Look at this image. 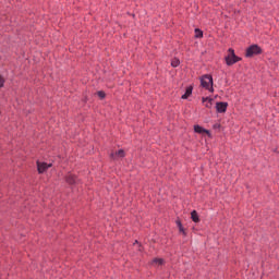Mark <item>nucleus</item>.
I'll list each match as a JSON object with an SVG mask.
<instances>
[{"instance_id": "f03ea898", "label": "nucleus", "mask_w": 279, "mask_h": 279, "mask_svg": "<svg viewBox=\"0 0 279 279\" xmlns=\"http://www.w3.org/2000/svg\"><path fill=\"white\" fill-rule=\"evenodd\" d=\"M225 60L228 66H232V64H236V62H239V60L241 59L236 57V54L234 53V49L230 48Z\"/></svg>"}, {"instance_id": "0eeeda50", "label": "nucleus", "mask_w": 279, "mask_h": 279, "mask_svg": "<svg viewBox=\"0 0 279 279\" xmlns=\"http://www.w3.org/2000/svg\"><path fill=\"white\" fill-rule=\"evenodd\" d=\"M65 182H68V184H75L77 182V178L74 174H69L65 178Z\"/></svg>"}, {"instance_id": "9b49d317", "label": "nucleus", "mask_w": 279, "mask_h": 279, "mask_svg": "<svg viewBox=\"0 0 279 279\" xmlns=\"http://www.w3.org/2000/svg\"><path fill=\"white\" fill-rule=\"evenodd\" d=\"M191 218H192V220L194 221V223H198V221H199V216L197 215V211H196V210H193V211L191 213Z\"/></svg>"}, {"instance_id": "f257e3e1", "label": "nucleus", "mask_w": 279, "mask_h": 279, "mask_svg": "<svg viewBox=\"0 0 279 279\" xmlns=\"http://www.w3.org/2000/svg\"><path fill=\"white\" fill-rule=\"evenodd\" d=\"M201 86H203V88H206V90H209V93H214V88H213V76L211 75H204L201 78Z\"/></svg>"}, {"instance_id": "423d86ee", "label": "nucleus", "mask_w": 279, "mask_h": 279, "mask_svg": "<svg viewBox=\"0 0 279 279\" xmlns=\"http://www.w3.org/2000/svg\"><path fill=\"white\" fill-rule=\"evenodd\" d=\"M217 112L223 113L228 110V102H217L216 104Z\"/></svg>"}, {"instance_id": "dca6fc26", "label": "nucleus", "mask_w": 279, "mask_h": 279, "mask_svg": "<svg viewBox=\"0 0 279 279\" xmlns=\"http://www.w3.org/2000/svg\"><path fill=\"white\" fill-rule=\"evenodd\" d=\"M97 95L100 99H104L106 97V93L104 92H98Z\"/></svg>"}, {"instance_id": "2eb2a0df", "label": "nucleus", "mask_w": 279, "mask_h": 279, "mask_svg": "<svg viewBox=\"0 0 279 279\" xmlns=\"http://www.w3.org/2000/svg\"><path fill=\"white\" fill-rule=\"evenodd\" d=\"M177 223H178V228H179L180 232H183V234H184V227H182V222L177 221Z\"/></svg>"}, {"instance_id": "1a4fd4ad", "label": "nucleus", "mask_w": 279, "mask_h": 279, "mask_svg": "<svg viewBox=\"0 0 279 279\" xmlns=\"http://www.w3.org/2000/svg\"><path fill=\"white\" fill-rule=\"evenodd\" d=\"M194 131H195L197 134H204V133L208 134V131H206V129H204V128H202V126H199V125H195V126H194Z\"/></svg>"}, {"instance_id": "f8f14e48", "label": "nucleus", "mask_w": 279, "mask_h": 279, "mask_svg": "<svg viewBox=\"0 0 279 279\" xmlns=\"http://www.w3.org/2000/svg\"><path fill=\"white\" fill-rule=\"evenodd\" d=\"M171 66L173 68L180 66V59L178 58L172 59Z\"/></svg>"}, {"instance_id": "ddd939ff", "label": "nucleus", "mask_w": 279, "mask_h": 279, "mask_svg": "<svg viewBox=\"0 0 279 279\" xmlns=\"http://www.w3.org/2000/svg\"><path fill=\"white\" fill-rule=\"evenodd\" d=\"M162 263H165V259L162 258H155L153 260V265H162Z\"/></svg>"}, {"instance_id": "20e7f679", "label": "nucleus", "mask_w": 279, "mask_h": 279, "mask_svg": "<svg viewBox=\"0 0 279 279\" xmlns=\"http://www.w3.org/2000/svg\"><path fill=\"white\" fill-rule=\"evenodd\" d=\"M112 160H119V158H125V150L120 149L110 154Z\"/></svg>"}, {"instance_id": "6e6552de", "label": "nucleus", "mask_w": 279, "mask_h": 279, "mask_svg": "<svg viewBox=\"0 0 279 279\" xmlns=\"http://www.w3.org/2000/svg\"><path fill=\"white\" fill-rule=\"evenodd\" d=\"M191 95H193V87L190 86L186 88L184 95H182L181 99H189V97H191Z\"/></svg>"}, {"instance_id": "7ed1b4c3", "label": "nucleus", "mask_w": 279, "mask_h": 279, "mask_svg": "<svg viewBox=\"0 0 279 279\" xmlns=\"http://www.w3.org/2000/svg\"><path fill=\"white\" fill-rule=\"evenodd\" d=\"M262 49L260 47H258V45H253V46H250L247 49H246V58H252V56H258V53H262Z\"/></svg>"}, {"instance_id": "9d476101", "label": "nucleus", "mask_w": 279, "mask_h": 279, "mask_svg": "<svg viewBox=\"0 0 279 279\" xmlns=\"http://www.w3.org/2000/svg\"><path fill=\"white\" fill-rule=\"evenodd\" d=\"M206 108H213V98H203Z\"/></svg>"}, {"instance_id": "39448f33", "label": "nucleus", "mask_w": 279, "mask_h": 279, "mask_svg": "<svg viewBox=\"0 0 279 279\" xmlns=\"http://www.w3.org/2000/svg\"><path fill=\"white\" fill-rule=\"evenodd\" d=\"M50 167H51V163L37 162V169L39 173H45Z\"/></svg>"}, {"instance_id": "f3484780", "label": "nucleus", "mask_w": 279, "mask_h": 279, "mask_svg": "<svg viewBox=\"0 0 279 279\" xmlns=\"http://www.w3.org/2000/svg\"><path fill=\"white\" fill-rule=\"evenodd\" d=\"M5 80H3V76L0 75V88H3Z\"/></svg>"}, {"instance_id": "4468645a", "label": "nucleus", "mask_w": 279, "mask_h": 279, "mask_svg": "<svg viewBox=\"0 0 279 279\" xmlns=\"http://www.w3.org/2000/svg\"><path fill=\"white\" fill-rule=\"evenodd\" d=\"M202 36H204V33L199 28H196L195 29V37L196 38H202Z\"/></svg>"}]
</instances>
